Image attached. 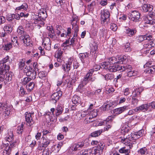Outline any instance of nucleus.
<instances>
[{
	"label": "nucleus",
	"mask_w": 155,
	"mask_h": 155,
	"mask_svg": "<svg viewBox=\"0 0 155 155\" xmlns=\"http://www.w3.org/2000/svg\"><path fill=\"white\" fill-rule=\"evenodd\" d=\"M9 61V57L8 56H7L2 60L0 61V65L6 67L5 68L6 70L9 69L10 68L8 64H6V63Z\"/></svg>",
	"instance_id": "16"
},
{
	"label": "nucleus",
	"mask_w": 155,
	"mask_h": 155,
	"mask_svg": "<svg viewBox=\"0 0 155 155\" xmlns=\"http://www.w3.org/2000/svg\"><path fill=\"white\" fill-rule=\"evenodd\" d=\"M63 145V142H60L58 144H56L53 147L52 149V151L55 153H58L59 151Z\"/></svg>",
	"instance_id": "19"
},
{
	"label": "nucleus",
	"mask_w": 155,
	"mask_h": 155,
	"mask_svg": "<svg viewBox=\"0 0 155 155\" xmlns=\"http://www.w3.org/2000/svg\"><path fill=\"white\" fill-rule=\"evenodd\" d=\"M3 150V155H9L11 150L10 146L5 144Z\"/></svg>",
	"instance_id": "24"
},
{
	"label": "nucleus",
	"mask_w": 155,
	"mask_h": 155,
	"mask_svg": "<svg viewBox=\"0 0 155 155\" xmlns=\"http://www.w3.org/2000/svg\"><path fill=\"white\" fill-rule=\"evenodd\" d=\"M46 40L48 42V43H46V45H44V47L46 50H50L51 48V43L50 42V39H47Z\"/></svg>",
	"instance_id": "48"
},
{
	"label": "nucleus",
	"mask_w": 155,
	"mask_h": 155,
	"mask_svg": "<svg viewBox=\"0 0 155 155\" xmlns=\"http://www.w3.org/2000/svg\"><path fill=\"white\" fill-rule=\"evenodd\" d=\"M103 63H108L109 65L115 64L117 63V59L116 57H113L108 59L107 61Z\"/></svg>",
	"instance_id": "26"
},
{
	"label": "nucleus",
	"mask_w": 155,
	"mask_h": 155,
	"mask_svg": "<svg viewBox=\"0 0 155 155\" xmlns=\"http://www.w3.org/2000/svg\"><path fill=\"white\" fill-rule=\"evenodd\" d=\"M137 32L136 30L134 29L128 28L126 29V32L130 36L134 35Z\"/></svg>",
	"instance_id": "30"
},
{
	"label": "nucleus",
	"mask_w": 155,
	"mask_h": 155,
	"mask_svg": "<svg viewBox=\"0 0 155 155\" xmlns=\"http://www.w3.org/2000/svg\"><path fill=\"white\" fill-rule=\"evenodd\" d=\"M155 72V65L149 67L147 70H145L144 72L147 73H149L150 74H153Z\"/></svg>",
	"instance_id": "32"
},
{
	"label": "nucleus",
	"mask_w": 155,
	"mask_h": 155,
	"mask_svg": "<svg viewBox=\"0 0 155 155\" xmlns=\"http://www.w3.org/2000/svg\"><path fill=\"white\" fill-rule=\"evenodd\" d=\"M94 71L93 69H91L88 72L87 74L84 77L83 79L82 82L84 84H86L90 80V78L92 76L93 73Z\"/></svg>",
	"instance_id": "12"
},
{
	"label": "nucleus",
	"mask_w": 155,
	"mask_h": 155,
	"mask_svg": "<svg viewBox=\"0 0 155 155\" xmlns=\"http://www.w3.org/2000/svg\"><path fill=\"white\" fill-rule=\"evenodd\" d=\"M86 84H84L82 82L81 84H80L78 88V90L80 93H83L85 91V89L84 87V86Z\"/></svg>",
	"instance_id": "40"
},
{
	"label": "nucleus",
	"mask_w": 155,
	"mask_h": 155,
	"mask_svg": "<svg viewBox=\"0 0 155 155\" xmlns=\"http://www.w3.org/2000/svg\"><path fill=\"white\" fill-rule=\"evenodd\" d=\"M72 100L74 104H76L80 102V98L78 96L74 95L72 98Z\"/></svg>",
	"instance_id": "38"
},
{
	"label": "nucleus",
	"mask_w": 155,
	"mask_h": 155,
	"mask_svg": "<svg viewBox=\"0 0 155 155\" xmlns=\"http://www.w3.org/2000/svg\"><path fill=\"white\" fill-rule=\"evenodd\" d=\"M132 69V67H131V69L130 70H126L125 71H126L127 72V75L128 77H131L137 75L138 72L136 71H130Z\"/></svg>",
	"instance_id": "27"
},
{
	"label": "nucleus",
	"mask_w": 155,
	"mask_h": 155,
	"mask_svg": "<svg viewBox=\"0 0 155 155\" xmlns=\"http://www.w3.org/2000/svg\"><path fill=\"white\" fill-rule=\"evenodd\" d=\"M39 16L40 17V19L43 20H45V18L47 17V14L45 9L41 8L40 9L38 13Z\"/></svg>",
	"instance_id": "20"
},
{
	"label": "nucleus",
	"mask_w": 155,
	"mask_h": 155,
	"mask_svg": "<svg viewBox=\"0 0 155 155\" xmlns=\"http://www.w3.org/2000/svg\"><path fill=\"white\" fill-rule=\"evenodd\" d=\"M81 152L83 155H90L92 151H91V149H88L84 151H81Z\"/></svg>",
	"instance_id": "51"
},
{
	"label": "nucleus",
	"mask_w": 155,
	"mask_h": 155,
	"mask_svg": "<svg viewBox=\"0 0 155 155\" xmlns=\"http://www.w3.org/2000/svg\"><path fill=\"white\" fill-rule=\"evenodd\" d=\"M152 38L151 35L147 34L143 35L138 36L137 37V41L140 42L145 40H150Z\"/></svg>",
	"instance_id": "14"
},
{
	"label": "nucleus",
	"mask_w": 155,
	"mask_h": 155,
	"mask_svg": "<svg viewBox=\"0 0 155 155\" xmlns=\"http://www.w3.org/2000/svg\"><path fill=\"white\" fill-rule=\"evenodd\" d=\"M78 24L79 23H73L72 24H71L72 26V28L74 29V32L75 33H77L78 31Z\"/></svg>",
	"instance_id": "46"
},
{
	"label": "nucleus",
	"mask_w": 155,
	"mask_h": 155,
	"mask_svg": "<svg viewBox=\"0 0 155 155\" xmlns=\"http://www.w3.org/2000/svg\"><path fill=\"white\" fill-rule=\"evenodd\" d=\"M104 78L107 80H112L114 78V75L111 74H107L104 76Z\"/></svg>",
	"instance_id": "50"
},
{
	"label": "nucleus",
	"mask_w": 155,
	"mask_h": 155,
	"mask_svg": "<svg viewBox=\"0 0 155 155\" xmlns=\"http://www.w3.org/2000/svg\"><path fill=\"white\" fill-rule=\"evenodd\" d=\"M91 47V52L94 53L96 52L97 49L98 45L95 43H93L90 46Z\"/></svg>",
	"instance_id": "34"
},
{
	"label": "nucleus",
	"mask_w": 155,
	"mask_h": 155,
	"mask_svg": "<svg viewBox=\"0 0 155 155\" xmlns=\"http://www.w3.org/2000/svg\"><path fill=\"white\" fill-rule=\"evenodd\" d=\"M19 93L21 95V96H23L24 95L27 94L26 91L24 90V88L22 87H20Z\"/></svg>",
	"instance_id": "61"
},
{
	"label": "nucleus",
	"mask_w": 155,
	"mask_h": 155,
	"mask_svg": "<svg viewBox=\"0 0 155 155\" xmlns=\"http://www.w3.org/2000/svg\"><path fill=\"white\" fill-rule=\"evenodd\" d=\"M20 38L22 39L24 45H25L28 46L31 44L30 39L29 35H24L23 36L21 35Z\"/></svg>",
	"instance_id": "15"
},
{
	"label": "nucleus",
	"mask_w": 155,
	"mask_h": 155,
	"mask_svg": "<svg viewBox=\"0 0 155 155\" xmlns=\"http://www.w3.org/2000/svg\"><path fill=\"white\" fill-rule=\"evenodd\" d=\"M110 29L114 31H116L117 28L116 25L114 23H112L110 24Z\"/></svg>",
	"instance_id": "60"
},
{
	"label": "nucleus",
	"mask_w": 155,
	"mask_h": 155,
	"mask_svg": "<svg viewBox=\"0 0 155 155\" xmlns=\"http://www.w3.org/2000/svg\"><path fill=\"white\" fill-rule=\"evenodd\" d=\"M12 75L13 74L11 72H8L7 74L6 77L5 79V80L7 81L6 82H9L11 81Z\"/></svg>",
	"instance_id": "41"
},
{
	"label": "nucleus",
	"mask_w": 155,
	"mask_h": 155,
	"mask_svg": "<svg viewBox=\"0 0 155 155\" xmlns=\"http://www.w3.org/2000/svg\"><path fill=\"white\" fill-rule=\"evenodd\" d=\"M31 79L28 77H26L23 79L22 81V83L24 85H25L27 83L31 81Z\"/></svg>",
	"instance_id": "64"
},
{
	"label": "nucleus",
	"mask_w": 155,
	"mask_h": 155,
	"mask_svg": "<svg viewBox=\"0 0 155 155\" xmlns=\"http://www.w3.org/2000/svg\"><path fill=\"white\" fill-rule=\"evenodd\" d=\"M126 59V57L125 56L119 57H118V61L117 60V63L122 64L125 61Z\"/></svg>",
	"instance_id": "53"
},
{
	"label": "nucleus",
	"mask_w": 155,
	"mask_h": 155,
	"mask_svg": "<svg viewBox=\"0 0 155 155\" xmlns=\"http://www.w3.org/2000/svg\"><path fill=\"white\" fill-rule=\"evenodd\" d=\"M109 65L108 63H102V66L103 68L107 69L110 72H115L117 71H120L121 72L125 71L126 70H129L131 69V66L129 65H126L123 66H120L116 65L115 64Z\"/></svg>",
	"instance_id": "2"
},
{
	"label": "nucleus",
	"mask_w": 155,
	"mask_h": 155,
	"mask_svg": "<svg viewBox=\"0 0 155 155\" xmlns=\"http://www.w3.org/2000/svg\"><path fill=\"white\" fill-rule=\"evenodd\" d=\"M102 108L103 110H107L110 108L108 104H104L102 106Z\"/></svg>",
	"instance_id": "63"
},
{
	"label": "nucleus",
	"mask_w": 155,
	"mask_h": 155,
	"mask_svg": "<svg viewBox=\"0 0 155 155\" xmlns=\"http://www.w3.org/2000/svg\"><path fill=\"white\" fill-rule=\"evenodd\" d=\"M4 31H7L8 33H11L12 30V26L9 25H5L4 28Z\"/></svg>",
	"instance_id": "36"
},
{
	"label": "nucleus",
	"mask_w": 155,
	"mask_h": 155,
	"mask_svg": "<svg viewBox=\"0 0 155 155\" xmlns=\"http://www.w3.org/2000/svg\"><path fill=\"white\" fill-rule=\"evenodd\" d=\"M51 153V152L48 148L44 149L42 152L43 155H49Z\"/></svg>",
	"instance_id": "57"
},
{
	"label": "nucleus",
	"mask_w": 155,
	"mask_h": 155,
	"mask_svg": "<svg viewBox=\"0 0 155 155\" xmlns=\"http://www.w3.org/2000/svg\"><path fill=\"white\" fill-rule=\"evenodd\" d=\"M105 148V146H103L101 147H97L94 149H91L92 151V153L93 155H100L103 151V150Z\"/></svg>",
	"instance_id": "10"
},
{
	"label": "nucleus",
	"mask_w": 155,
	"mask_h": 155,
	"mask_svg": "<svg viewBox=\"0 0 155 155\" xmlns=\"http://www.w3.org/2000/svg\"><path fill=\"white\" fill-rule=\"evenodd\" d=\"M12 47L11 43H9L5 45L4 47V49L7 51L9 50Z\"/></svg>",
	"instance_id": "56"
},
{
	"label": "nucleus",
	"mask_w": 155,
	"mask_h": 155,
	"mask_svg": "<svg viewBox=\"0 0 155 155\" xmlns=\"http://www.w3.org/2000/svg\"><path fill=\"white\" fill-rule=\"evenodd\" d=\"M150 107V105L148 104H143L140 106L137 107L134 109V110L136 112L141 111L145 112L148 110Z\"/></svg>",
	"instance_id": "9"
},
{
	"label": "nucleus",
	"mask_w": 155,
	"mask_h": 155,
	"mask_svg": "<svg viewBox=\"0 0 155 155\" xmlns=\"http://www.w3.org/2000/svg\"><path fill=\"white\" fill-rule=\"evenodd\" d=\"M6 67L4 66L0 65V74H3L5 75L7 72L8 71L9 69L6 70L5 68Z\"/></svg>",
	"instance_id": "33"
},
{
	"label": "nucleus",
	"mask_w": 155,
	"mask_h": 155,
	"mask_svg": "<svg viewBox=\"0 0 155 155\" xmlns=\"http://www.w3.org/2000/svg\"><path fill=\"white\" fill-rule=\"evenodd\" d=\"M63 111V109L62 107L60 105H58L55 110L56 116H58L62 113Z\"/></svg>",
	"instance_id": "28"
},
{
	"label": "nucleus",
	"mask_w": 155,
	"mask_h": 155,
	"mask_svg": "<svg viewBox=\"0 0 155 155\" xmlns=\"http://www.w3.org/2000/svg\"><path fill=\"white\" fill-rule=\"evenodd\" d=\"M36 72L32 69H31V71L28 70L26 72V75L27 76H29V78L30 79H34L36 76Z\"/></svg>",
	"instance_id": "18"
},
{
	"label": "nucleus",
	"mask_w": 155,
	"mask_h": 155,
	"mask_svg": "<svg viewBox=\"0 0 155 155\" xmlns=\"http://www.w3.org/2000/svg\"><path fill=\"white\" fill-rule=\"evenodd\" d=\"M51 112H46L44 114L45 118L46 120H48V121L49 120L50 121L52 118L50 116Z\"/></svg>",
	"instance_id": "54"
},
{
	"label": "nucleus",
	"mask_w": 155,
	"mask_h": 155,
	"mask_svg": "<svg viewBox=\"0 0 155 155\" xmlns=\"http://www.w3.org/2000/svg\"><path fill=\"white\" fill-rule=\"evenodd\" d=\"M10 108L7 105L0 103V114L2 113L6 117L10 114Z\"/></svg>",
	"instance_id": "3"
},
{
	"label": "nucleus",
	"mask_w": 155,
	"mask_h": 155,
	"mask_svg": "<svg viewBox=\"0 0 155 155\" xmlns=\"http://www.w3.org/2000/svg\"><path fill=\"white\" fill-rule=\"evenodd\" d=\"M25 65V61L23 59H22L20 61L19 64V68L21 70L22 69L24 68Z\"/></svg>",
	"instance_id": "59"
},
{
	"label": "nucleus",
	"mask_w": 155,
	"mask_h": 155,
	"mask_svg": "<svg viewBox=\"0 0 155 155\" xmlns=\"http://www.w3.org/2000/svg\"><path fill=\"white\" fill-rule=\"evenodd\" d=\"M28 8V6L26 3H24L21 6L16 8V10H20L23 9L24 10H27Z\"/></svg>",
	"instance_id": "37"
},
{
	"label": "nucleus",
	"mask_w": 155,
	"mask_h": 155,
	"mask_svg": "<svg viewBox=\"0 0 155 155\" xmlns=\"http://www.w3.org/2000/svg\"><path fill=\"white\" fill-rule=\"evenodd\" d=\"M140 14L136 10L133 11L130 15L131 20L136 22L140 21L141 18H140Z\"/></svg>",
	"instance_id": "5"
},
{
	"label": "nucleus",
	"mask_w": 155,
	"mask_h": 155,
	"mask_svg": "<svg viewBox=\"0 0 155 155\" xmlns=\"http://www.w3.org/2000/svg\"><path fill=\"white\" fill-rule=\"evenodd\" d=\"M130 149L129 148L127 149H125V147H123L120 149L119 150V152L120 153H129L130 152Z\"/></svg>",
	"instance_id": "52"
},
{
	"label": "nucleus",
	"mask_w": 155,
	"mask_h": 155,
	"mask_svg": "<svg viewBox=\"0 0 155 155\" xmlns=\"http://www.w3.org/2000/svg\"><path fill=\"white\" fill-rule=\"evenodd\" d=\"M34 114V112L30 113L27 112L25 113V121L28 126H31L34 123V121L33 120L32 117Z\"/></svg>",
	"instance_id": "4"
},
{
	"label": "nucleus",
	"mask_w": 155,
	"mask_h": 155,
	"mask_svg": "<svg viewBox=\"0 0 155 155\" xmlns=\"http://www.w3.org/2000/svg\"><path fill=\"white\" fill-rule=\"evenodd\" d=\"M128 109V106H125L123 107L115 109L114 110V112L117 114H119L124 112L126 110Z\"/></svg>",
	"instance_id": "21"
},
{
	"label": "nucleus",
	"mask_w": 155,
	"mask_h": 155,
	"mask_svg": "<svg viewBox=\"0 0 155 155\" xmlns=\"http://www.w3.org/2000/svg\"><path fill=\"white\" fill-rule=\"evenodd\" d=\"M84 143L83 142H79L77 143L74 144L72 147V149L74 151L79 150L84 145Z\"/></svg>",
	"instance_id": "23"
},
{
	"label": "nucleus",
	"mask_w": 155,
	"mask_h": 155,
	"mask_svg": "<svg viewBox=\"0 0 155 155\" xmlns=\"http://www.w3.org/2000/svg\"><path fill=\"white\" fill-rule=\"evenodd\" d=\"M12 41L13 43L14 46H16L18 45L17 37V36L13 37L12 38Z\"/></svg>",
	"instance_id": "58"
},
{
	"label": "nucleus",
	"mask_w": 155,
	"mask_h": 155,
	"mask_svg": "<svg viewBox=\"0 0 155 155\" xmlns=\"http://www.w3.org/2000/svg\"><path fill=\"white\" fill-rule=\"evenodd\" d=\"M144 19L145 23L152 25L155 28V19H153L150 15L145 16Z\"/></svg>",
	"instance_id": "11"
},
{
	"label": "nucleus",
	"mask_w": 155,
	"mask_h": 155,
	"mask_svg": "<svg viewBox=\"0 0 155 155\" xmlns=\"http://www.w3.org/2000/svg\"><path fill=\"white\" fill-rule=\"evenodd\" d=\"M47 29L48 30V35L51 38H53L55 36V35L54 34V31L52 26H48Z\"/></svg>",
	"instance_id": "25"
},
{
	"label": "nucleus",
	"mask_w": 155,
	"mask_h": 155,
	"mask_svg": "<svg viewBox=\"0 0 155 155\" xmlns=\"http://www.w3.org/2000/svg\"><path fill=\"white\" fill-rule=\"evenodd\" d=\"M122 133L124 132V138L122 139L121 142L125 145L129 147V149H131L133 147V142L135 140L140 138L136 134H132L130 132L128 129L125 127L122 128Z\"/></svg>",
	"instance_id": "1"
},
{
	"label": "nucleus",
	"mask_w": 155,
	"mask_h": 155,
	"mask_svg": "<svg viewBox=\"0 0 155 155\" xmlns=\"http://www.w3.org/2000/svg\"><path fill=\"white\" fill-rule=\"evenodd\" d=\"M46 75V72L45 71H41L39 72L38 74L39 77L40 78L42 79H45Z\"/></svg>",
	"instance_id": "45"
},
{
	"label": "nucleus",
	"mask_w": 155,
	"mask_h": 155,
	"mask_svg": "<svg viewBox=\"0 0 155 155\" xmlns=\"http://www.w3.org/2000/svg\"><path fill=\"white\" fill-rule=\"evenodd\" d=\"M62 54V51L60 48H58L56 51L55 55V57L56 58H61Z\"/></svg>",
	"instance_id": "44"
},
{
	"label": "nucleus",
	"mask_w": 155,
	"mask_h": 155,
	"mask_svg": "<svg viewBox=\"0 0 155 155\" xmlns=\"http://www.w3.org/2000/svg\"><path fill=\"white\" fill-rule=\"evenodd\" d=\"M34 83L32 82H30L29 83L26 85V88L28 90L31 91L32 90L34 87Z\"/></svg>",
	"instance_id": "49"
},
{
	"label": "nucleus",
	"mask_w": 155,
	"mask_h": 155,
	"mask_svg": "<svg viewBox=\"0 0 155 155\" xmlns=\"http://www.w3.org/2000/svg\"><path fill=\"white\" fill-rule=\"evenodd\" d=\"M62 92L60 90L54 93L51 96V100L53 101V102H57L60 97L62 96Z\"/></svg>",
	"instance_id": "7"
},
{
	"label": "nucleus",
	"mask_w": 155,
	"mask_h": 155,
	"mask_svg": "<svg viewBox=\"0 0 155 155\" xmlns=\"http://www.w3.org/2000/svg\"><path fill=\"white\" fill-rule=\"evenodd\" d=\"M110 15V12L107 10H104L101 12V21L102 23H104L107 21Z\"/></svg>",
	"instance_id": "6"
},
{
	"label": "nucleus",
	"mask_w": 155,
	"mask_h": 155,
	"mask_svg": "<svg viewBox=\"0 0 155 155\" xmlns=\"http://www.w3.org/2000/svg\"><path fill=\"white\" fill-rule=\"evenodd\" d=\"M91 144L93 146H98L97 147H101L103 146H105V144L104 143L97 140H92L91 142Z\"/></svg>",
	"instance_id": "31"
},
{
	"label": "nucleus",
	"mask_w": 155,
	"mask_h": 155,
	"mask_svg": "<svg viewBox=\"0 0 155 155\" xmlns=\"http://www.w3.org/2000/svg\"><path fill=\"white\" fill-rule=\"evenodd\" d=\"M88 56L89 54L87 52L80 54V58L83 64L87 63Z\"/></svg>",
	"instance_id": "17"
},
{
	"label": "nucleus",
	"mask_w": 155,
	"mask_h": 155,
	"mask_svg": "<svg viewBox=\"0 0 155 155\" xmlns=\"http://www.w3.org/2000/svg\"><path fill=\"white\" fill-rule=\"evenodd\" d=\"M106 30L104 28L101 29L99 32L100 35L102 37H103L104 35L106 33Z\"/></svg>",
	"instance_id": "62"
},
{
	"label": "nucleus",
	"mask_w": 155,
	"mask_h": 155,
	"mask_svg": "<svg viewBox=\"0 0 155 155\" xmlns=\"http://www.w3.org/2000/svg\"><path fill=\"white\" fill-rule=\"evenodd\" d=\"M17 32L19 35H22L25 34L24 29L22 26H19L17 30Z\"/></svg>",
	"instance_id": "47"
},
{
	"label": "nucleus",
	"mask_w": 155,
	"mask_h": 155,
	"mask_svg": "<svg viewBox=\"0 0 155 155\" xmlns=\"http://www.w3.org/2000/svg\"><path fill=\"white\" fill-rule=\"evenodd\" d=\"M138 152L140 153L141 155L146 154L147 153V148L144 147L140 148Z\"/></svg>",
	"instance_id": "43"
},
{
	"label": "nucleus",
	"mask_w": 155,
	"mask_h": 155,
	"mask_svg": "<svg viewBox=\"0 0 155 155\" xmlns=\"http://www.w3.org/2000/svg\"><path fill=\"white\" fill-rule=\"evenodd\" d=\"M24 125L21 124L20 126H18L17 129V133L18 134H21L23 131V127Z\"/></svg>",
	"instance_id": "55"
},
{
	"label": "nucleus",
	"mask_w": 155,
	"mask_h": 155,
	"mask_svg": "<svg viewBox=\"0 0 155 155\" xmlns=\"http://www.w3.org/2000/svg\"><path fill=\"white\" fill-rule=\"evenodd\" d=\"M71 24L73 23H79V20L78 17L76 15H73L72 16V18L71 20Z\"/></svg>",
	"instance_id": "42"
},
{
	"label": "nucleus",
	"mask_w": 155,
	"mask_h": 155,
	"mask_svg": "<svg viewBox=\"0 0 155 155\" xmlns=\"http://www.w3.org/2000/svg\"><path fill=\"white\" fill-rule=\"evenodd\" d=\"M140 2L144 4L142 6V10L143 11L146 12L148 11H151L153 9V6L150 4H145L146 2V0H140Z\"/></svg>",
	"instance_id": "8"
},
{
	"label": "nucleus",
	"mask_w": 155,
	"mask_h": 155,
	"mask_svg": "<svg viewBox=\"0 0 155 155\" xmlns=\"http://www.w3.org/2000/svg\"><path fill=\"white\" fill-rule=\"evenodd\" d=\"M62 68L64 72L66 73H68L70 70V67L66 64L62 65Z\"/></svg>",
	"instance_id": "35"
},
{
	"label": "nucleus",
	"mask_w": 155,
	"mask_h": 155,
	"mask_svg": "<svg viewBox=\"0 0 155 155\" xmlns=\"http://www.w3.org/2000/svg\"><path fill=\"white\" fill-rule=\"evenodd\" d=\"M136 96V94H134V96L132 97L131 104L134 105V106H136L138 104L139 101L138 99H136L134 97H135Z\"/></svg>",
	"instance_id": "39"
},
{
	"label": "nucleus",
	"mask_w": 155,
	"mask_h": 155,
	"mask_svg": "<svg viewBox=\"0 0 155 155\" xmlns=\"http://www.w3.org/2000/svg\"><path fill=\"white\" fill-rule=\"evenodd\" d=\"M51 141L48 139L44 138L42 144L39 146L38 148L39 150H42V147H46L50 143Z\"/></svg>",
	"instance_id": "22"
},
{
	"label": "nucleus",
	"mask_w": 155,
	"mask_h": 155,
	"mask_svg": "<svg viewBox=\"0 0 155 155\" xmlns=\"http://www.w3.org/2000/svg\"><path fill=\"white\" fill-rule=\"evenodd\" d=\"M14 137L13 132L11 130H9L5 135V141L10 142L13 140Z\"/></svg>",
	"instance_id": "13"
},
{
	"label": "nucleus",
	"mask_w": 155,
	"mask_h": 155,
	"mask_svg": "<svg viewBox=\"0 0 155 155\" xmlns=\"http://www.w3.org/2000/svg\"><path fill=\"white\" fill-rule=\"evenodd\" d=\"M103 132V130L102 129L95 131L91 133L90 134V136L91 137H97L100 135Z\"/></svg>",
	"instance_id": "29"
}]
</instances>
